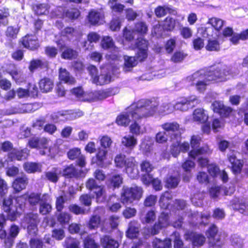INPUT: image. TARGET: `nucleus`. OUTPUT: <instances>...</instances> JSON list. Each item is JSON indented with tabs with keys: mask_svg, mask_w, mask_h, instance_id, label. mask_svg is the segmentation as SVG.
Segmentation results:
<instances>
[{
	"mask_svg": "<svg viewBox=\"0 0 248 248\" xmlns=\"http://www.w3.org/2000/svg\"><path fill=\"white\" fill-rule=\"evenodd\" d=\"M239 70L231 66H211L206 70H201L187 77L188 85L195 86L200 93L203 92L211 81H225L239 74Z\"/></svg>",
	"mask_w": 248,
	"mask_h": 248,
	"instance_id": "obj_1",
	"label": "nucleus"
},
{
	"mask_svg": "<svg viewBox=\"0 0 248 248\" xmlns=\"http://www.w3.org/2000/svg\"><path fill=\"white\" fill-rule=\"evenodd\" d=\"M157 105L155 102L141 99L132 104L126 109L125 112L118 116L116 123L118 125L127 126L131 120H138L152 117L156 111Z\"/></svg>",
	"mask_w": 248,
	"mask_h": 248,
	"instance_id": "obj_2",
	"label": "nucleus"
},
{
	"mask_svg": "<svg viewBox=\"0 0 248 248\" xmlns=\"http://www.w3.org/2000/svg\"><path fill=\"white\" fill-rule=\"evenodd\" d=\"M172 212L177 217V219L172 223V226L176 228H180L183 222L184 216L187 215L189 218L188 221L193 227H199L201 225H205L208 223L210 214L208 212L199 213H192L186 205L185 201L176 200L174 202Z\"/></svg>",
	"mask_w": 248,
	"mask_h": 248,
	"instance_id": "obj_3",
	"label": "nucleus"
},
{
	"mask_svg": "<svg viewBox=\"0 0 248 248\" xmlns=\"http://www.w3.org/2000/svg\"><path fill=\"white\" fill-rule=\"evenodd\" d=\"M16 205H13L12 196L5 198L3 202V208L6 213L7 219L14 221L24 211L25 208V199L24 197H18L16 198Z\"/></svg>",
	"mask_w": 248,
	"mask_h": 248,
	"instance_id": "obj_4",
	"label": "nucleus"
},
{
	"mask_svg": "<svg viewBox=\"0 0 248 248\" xmlns=\"http://www.w3.org/2000/svg\"><path fill=\"white\" fill-rule=\"evenodd\" d=\"M114 162L117 167H125L126 173L131 178L136 179L138 177L139 171L134 157H126L125 155L119 154L116 156Z\"/></svg>",
	"mask_w": 248,
	"mask_h": 248,
	"instance_id": "obj_5",
	"label": "nucleus"
},
{
	"mask_svg": "<svg viewBox=\"0 0 248 248\" xmlns=\"http://www.w3.org/2000/svg\"><path fill=\"white\" fill-rule=\"evenodd\" d=\"M143 190L141 187H132L123 186L121 194V201L124 204L131 203L135 200H139L142 197Z\"/></svg>",
	"mask_w": 248,
	"mask_h": 248,
	"instance_id": "obj_6",
	"label": "nucleus"
},
{
	"mask_svg": "<svg viewBox=\"0 0 248 248\" xmlns=\"http://www.w3.org/2000/svg\"><path fill=\"white\" fill-rule=\"evenodd\" d=\"M1 149L4 152L11 151L8 155V159L11 161L16 159L21 160L25 159L27 157L29 153V150L27 148L21 150L13 149L12 143L8 141H5L2 144Z\"/></svg>",
	"mask_w": 248,
	"mask_h": 248,
	"instance_id": "obj_7",
	"label": "nucleus"
},
{
	"mask_svg": "<svg viewBox=\"0 0 248 248\" xmlns=\"http://www.w3.org/2000/svg\"><path fill=\"white\" fill-rule=\"evenodd\" d=\"M48 140L45 138L33 137L28 141V144L31 148L42 149L40 151L42 155H47L52 156L54 155L55 152L53 148H48Z\"/></svg>",
	"mask_w": 248,
	"mask_h": 248,
	"instance_id": "obj_8",
	"label": "nucleus"
},
{
	"mask_svg": "<svg viewBox=\"0 0 248 248\" xmlns=\"http://www.w3.org/2000/svg\"><path fill=\"white\" fill-rule=\"evenodd\" d=\"M200 102V100L195 95L189 96L187 98L181 97L177 100L174 104V109L186 111L192 108Z\"/></svg>",
	"mask_w": 248,
	"mask_h": 248,
	"instance_id": "obj_9",
	"label": "nucleus"
},
{
	"mask_svg": "<svg viewBox=\"0 0 248 248\" xmlns=\"http://www.w3.org/2000/svg\"><path fill=\"white\" fill-rule=\"evenodd\" d=\"M217 232L218 229L216 226L213 225L206 232L210 248H222L223 243L217 236Z\"/></svg>",
	"mask_w": 248,
	"mask_h": 248,
	"instance_id": "obj_10",
	"label": "nucleus"
},
{
	"mask_svg": "<svg viewBox=\"0 0 248 248\" xmlns=\"http://www.w3.org/2000/svg\"><path fill=\"white\" fill-rule=\"evenodd\" d=\"M82 115H83V112L82 111L67 110L54 113L51 115V118L53 121L57 122L64 120H72L78 118Z\"/></svg>",
	"mask_w": 248,
	"mask_h": 248,
	"instance_id": "obj_11",
	"label": "nucleus"
},
{
	"mask_svg": "<svg viewBox=\"0 0 248 248\" xmlns=\"http://www.w3.org/2000/svg\"><path fill=\"white\" fill-rule=\"evenodd\" d=\"M86 187L95 194L97 202H102L105 201L106 197L103 187L99 186L93 179L88 180L86 183Z\"/></svg>",
	"mask_w": 248,
	"mask_h": 248,
	"instance_id": "obj_12",
	"label": "nucleus"
},
{
	"mask_svg": "<svg viewBox=\"0 0 248 248\" xmlns=\"http://www.w3.org/2000/svg\"><path fill=\"white\" fill-rule=\"evenodd\" d=\"M25 221L28 224L27 230L28 234L31 236H35L38 232L37 224L39 222L37 214L29 213L26 215Z\"/></svg>",
	"mask_w": 248,
	"mask_h": 248,
	"instance_id": "obj_13",
	"label": "nucleus"
},
{
	"mask_svg": "<svg viewBox=\"0 0 248 248\" xmlns=\"http://www.w3.org/2000/svg\"><path fill=\"white\" fill-rule=\"evenodd\" d=\"M162 128L170 136L171 140H181L179 132V124L176 122H169L162 124Z\"/></svg>",
	"mask_w": 248,
	"mask_h": 248,
	"instance_id": "obj_14",
	"label": "nucleus"
},
{
	"mask_svg": "<svg viewBox=\"0 0 248 248\" xmlns=\"http://www.w3.org/2000/svg\"><path fill=\"white\" fill-rule=\"evenodd\" d=\"M148 46V43L147 40L141 36L138 37L133 48H137L138 49L137 56V59L140 61H143L147 58Z\"/></svg>",
	"mask_w": 248,
	"mask_h": 248,
	"instance_id": "obj_15",
	"label": "nucleus"
},
{
	"mask_svg": "<svg viewBox=\"0 0 248 248\" xmlns=\"http://www.w3.org/2000/svg\"><path fill=\"white\" fill-rule=\"evenodd\" d=\"M201 140V138L198 135H193L191 137L190 144L192 150L188 153L190 157H195L199 154L200 155L208 151L207 147L199 148Z\"/></svg>",
	"mask_w": 248,
	"mask_h": 248,
	"instance_id": "obj_16",
	"label": "nucleus"
},
{
	"mask_svg": "<svg viewBox=\"0 0 248 248\" xmlns=\"http://www.w3.org/2000/svg\"><path fill=\"white\" fill-rule=\"evenodd\" d=\"M184 237L186 240H189L191 242L193 248H199L202 246L204 244L206 240L203 235L189 231L186 232Z\"/></svg>",
	"mask_w": 248,
	"mask_h": 248,
	"instance_id": "obj_17",
	"label": "nucleus"
},
{
	"mask_svg": "<svg viewBox=\"0 0 248 248\" xmlns=\"http://www.w3.org/2000/svg\"><path fill=\"white\" fill-rule=\"evenodd\" d=\"M169 217L168 212H162L157 222L151 229V233L153 235L156 234L162 228L167 227L170 224Z\"/></svg>",
	"mask_w": 248,
	"mask_h": 248,
	"instance_id": "obj_18",
	"label": "nucleus"
},
{
	"mask_svg": "<svg viewBox=\"0 0 248 248\" xmlns=\"http://www.w3.org/2000/svg\"><path fill=\"white\" fill-rule=\"evenodd\" d=\"M21 43L24 47L31 50H35L40 46L37 37L32 34H27L23 37Z\"/></svg>",
	"mask_w": 248,
	"mask_h": 248,
	"instance_id": "obj_19",
	"label": "nucleus"
},
{
	"mask_svg": "<svg viewBox=\"0 0 248 248\" xmlns=\"http://www.w3.org/2000/svg\"><path fill=\"white\" fill-rule=\"evenodd\" d=\"M234 210L245 215H248V201L244 198H235L232 202Z\"/></svg>",
	"mask_w": 248,
	"mask_h": 248,
	"instance_id": "obj_20",
	"label": "nucleus"
},
{
	"mask_svg": "<svg viewBox=\"0 0 248 248\" xmlns=\"http://www.w3.org/2000/svg\"><path fill=\"white\" fill-rule=\"evenodd\" d=\"M145 100L151 102H155L157 104L155 107L156 111L153 116L157 113L160 115H164L170 114L174 110V104L172 102H164L161 106L158 107V102L155 100Z\"/></svg>",
	"mask_w": 248,
	"mask_h": 248,
	"instance_id": "obj_21",
	"label": "nucleus"
},
{
	"mask_svg": "<svg viewBox=\"0 0 248 248\" xmlns=\"http://www.w3.org/2000/svg\"><path fill=\"white\" fill-rule=\"evenodd\" d=\"M67 155L70 159L74 160L77 159V163L81 167L85 166V157L81 154L80 149L78 148H74L70 149L67 153Z\"/></svg>",
	"mask_w": 248,
	"mask_h": 248,
	"instance_id": "obj_22",
	"label": "nucleus"
},
{
	"mask_svg": "<svg viewBox=\"0 0 248 248\" xmlns=\"http://www.w3.org/2000/svg\"><path fill=\"white\" fill-rule=\"evenodd\" d=\"M180 140L178 141L177 140H172L173 143L171 146L170 152L171 155L174 157L178 156L180 151L186 152L189 149V144L188 142H184L180 144Z\"/></svg>",
	"mask_w": 248,
	"mask_h": 248,
	"instance_id": "obj_23",
	"label": "nucleus"
},
{
	"mask_svg": "<svg viewBox=\"0 0 248 248\" xmlns=\"http://www.w3.org/2000/svg\"><path fill=\"white\" fill-rule=\"evenodd\" d=\"M212 108L215 112L225 117L228 116L232 111L231 108L225 106L222 102L219 101L214 102L212 104Z\"/></svg>",
	"mask_w": 248,
	"mask_h": 248,
	"instance_id": "obj_24",
	"label": "nucleus"
},
{
	"mask_svg": "<svg viewBox=\"0 0 248 248\" xmlns=\"http://www.w3.org/2000/svg\"><path fill=\"white\" fill-rule=\"evenodd\" d=\"M111 79L110 72L106 71L104 67H102L100 74L95 77L93 82L96 85H102L109 83Z\"/></svg>",
	"mask_w": 248,
	"mask_h": 248,
	"instance_id": "obj_25",
	"label": "nucleus"
},
{
	"mask_svg": "<svg viewBox=\"0 0 248 248\" xmlns=\"http://www.w3.org/2000/svg\"><path fill=\"white\" fill-rule=\"evenodd\" d=\"M51 200L49 196L44 194L42 196L41 202L40 203L39 212L43 215L49 214L52 210Z\"/></svg>",
	"mask_w": 248,
	"mask_h": 248,
	"instance_id": "obj_26",
	"label": "nucleus"
},
{
	"mask_svg": "<svg viewBox=\"0 0 248 248\" xmlns=\"http://www.w3.org/2000/svg\"><path fill=\"white\" fill-rule=\"evenodd\" d=\"M57 11L59 13L56 14L57 16L60 18L65 17L70 20L77 18L80 15L79 11L75 8L68 9L66 12H63V9L59 7L57 8Z\"/></svg>",
	"mask_w": 248,
	"mask_h": 248,
	"instance_id": "obj_27",
	"label": "nucleus"
},
{
	"mask_svg": "<svg viewBox=\"0 0 248 248\" xmlns=\"http://www.w3.org/2000/svg\"><path fill=\"white\" fill-rule=\"evenodd\" d=\"M180 181V174L178 172L173 174H169L166 178L165 187L168 188H174L177 186Z\"/></svg>",
	"mask_w": 248,
	"mask_h": 248,
	"instance_id": "obj_28",
	"label": "nucleus"
},
{
	"mask_svg": "<svg viewBox=\"0 0 248 248\" xmlns=\"http://www.w3.org/2000/svg\"><path fill=\"white\" fill-rule=\"evenodd\" d=\"M123 183V178L120 174H112L109 176L106 181L107 186L113 189L118 188Z\"/></svg>",
	"mask_w": 248,
	"mask_h": 248,
	"instance_id": "obj_29",
	"label": "nucleus"
},
{
	"mask_svg": "<svg viewBox=\"0 0 248 248\" xmlns=\"http://www.w3.org/2000/svg\"><path fill=\"white\" fill-rule=\"evenodd\" d=\"M28 184V178L24 175L16 178L13 183L12 186L16 192L25 189Z\"/></svg>",
	"mask_w": 248,
	"mask_h": 248,
	"instance_id": "obj_30",
	"label": "nucleus"
},
{
	"mask_svg": "<svg viewBox=\"0 0 248 248\" xmlns=\"http://www.w3.org/2000/svg\"><path fill=\"white\" fill-rule=\"evenodd\" d=\"M103 15L97 11L92 10L89 13L88 19L89 23L92 25L100 24L102 23Z\"/></svg>",
	"mask_w": 248,
	"mask_h": 248,
	"instance_id": "obj_31",
	"label": "nucleus"
},
{
	"mask_svg": "<svg viewBox=\"0 0 248 248\" xmlns=\"http://www.w3.org/2000/svg\"><path fill=\"white\" fill-rule=\"evenodd\" d=\"M61 172L60 168H53L45 172V178L49 182L56 183L58 181L59 176Z\"/></svg>",
	"mask_w": 248,
	"mask_h": 248,
	"instance_id": "obj_32",
	"label": "nucleus"
},
{
	"mask_svg": "<svg viewBox=\"0 0 248 248\" xmlns=\"http://www.w3.org/2000/svg\"><path fill=\"white\" fill-rule=\"evenodd\" d=\"M228 159L232 165V171L234 173L240 172L243 165L240 160L236 158V156L234 153L228 155Z\"/></svg>",
	"mask_w": 248,
	"mask_h": 248,
	"instance_id": "obj_33",
	"label": "nucleus"
},
{
	"mask_svg": "<svg viewBox=\"0 0 248 248\" xmlns=\"http://www.w3.org/2000/svg\"><path fill=\"white\" fill-rule=\"evenodd\" d=\"M153 144V140L149 137H146L141 140L140 145V150L144 154L148 155L152 149Z\"/></svg>",
	"mask_w": 248,
	"mask_h": 248,
	"instance_id": "obj_34",
	"label": "nucleus"
},
{
	"mask_svg": "<svg viewBox=\"0 0 248 248\" xmlns=\"http://www.w3.org/2000/svg\"><path fill=\"white\" fill-rule=\"evenodd\" d=\"M139 226L140 224L137 221H131L126 232V236L131 239L137 237L139 232Z\"/></svg>",
	"mask_w": 248,
	"mask_h": 248,
	"instance_id": "obj_35",
	"label": "nucleus"
},
{
	"mask_svg": "<svg viewBox=\"0 0 248 248\" xmlns=\"http://www.w3.org/2000/svg\"><path fill=\"white\" fill-rule=\"evenodd\" d=\"M124 59V62L123 70L125 72L130 71L138 63V60L135 57L125 55Z\"/></svg>",
	"mask_w": 248,
	"mask_h": 248,
	"instance_id": "obj_36",
	"label": "nucleus"
},
{
	"mask_svg": "<svg viewBox=\"0 0 248 248\" xmlns=\"http://www.w3.org/2000/svg\"><path fill=\"white\" fill-rule=\"evenodd\" d=\"M208 116L202 108H197L193 113V120L194 122L204 123L207 121Z\"/></svg>",
	"mask_w": 248,
	"mask_h": 248,
	"instance_id": "obj_37",
	"label": "nucleus"
},
{
	"mask_svg": "<svg viewBox=\"0 0 248 248\" xmlns=\"http://www.w3.org/2000/svg\"><path fill=\"white\" fill-rule=\"evenodd\" d=\"M59 79L62 82L68 84H72L75 82V78L65 69L62 68L59 70Z\"/></svg>",
	"mask_w": 248,
	"mask_h": 248,
	"instance_id": "obj_38",
	"label": "nucleus"
},
{
	"mask_svg": "<svg viewBox=\"0 0 248 248\" xmlns=\"http://www.w3.org/2000/svg\"><path fill=\"white\" fill-rule=\"evenodd\" d=\"M101 244L104 248H118V242L108 235H105L101 238Z\"/></svg>",
	"mask_w": 248,
	"mask_h": 248,
	"instance_id": "obj_39",
	"label": "nucleus"
},
{
	"mask_svg": "<svg viewBox=\"0 0 248 248\" xmlns=\"http://www.w3.org/2000/svg\"><path fill=\"white\" fill-rule=\"evenodd\" d=\"M155 15L158 17H162L168 13L172 15H175L176 14V11L175 9L168 6H158L155 9Z\"/></svg>",
	"mask_w": 248,
	"mask_h": 248,
	"instance_id": "obj_40",
	"label": "nucleus"
},
{
	"mask_svg": "<svg viewBox=\"0 0 248 248\" xmlns=\"http://www.w3.org/2000/svg\"><path fill=\"white\" fill-rule=\"evenodd\" d=\"M41 194L32 192L29 195H23L21 197H25V202L27 201L31 206H34L39 202H41L42 196Z\"/></svg>",
	"mask_w": 248,
	"mask_h": 248,
	"instance_id": "obj_41",
	"label": "nucleus"
},
{
	"mask_svg": "<svg viewBox=\"0 0 248 248\" xmlns=\"http://www.w3.org/2000/svg\"><path fill=\"white\" fill-rule=\"evenodd\" d=\"M137 143V139L131 135H127L122 139V144L126 148L132 150Z\"/></svg>",
	"mask_w": 248,
	"mask_h": 248,
	"instance_id": "obj_42",
	"label": "nucleus"
},
{
	"mask_svg": "<svg viewBox=\"0 0 248 248\" xmlns=\"http://www.w3.org/2000/svg\"><path fill=\"white\" fill-rule=\"evenodd\" d=\"M171 198L172 195L169 191H166L162 194L159 202L161 208L164 209H169Z\"/></svg>",
	"mask_w": 248,
	"mask_h": 248,
	"instance_id": "obj_43",
	"label": "nucleus"
},
{
	"mask_svg": "<svg viewBox=\"0 0 248 248\" xmlns=\"http://www.w3.org/2000/svg\"><path fill=\"white\" fill-rule=\"evenodd\" d=\"M53 82L48 78H44L39 82V87L43 93H47L53 88Z\"/></svg>",
	"mask_w": 248,
	"mask_h": 248,
	"instance_id": "obj_44",
	"label": "nucleus"
},
{
	"mask_svg": "<svg viewBox=\"0 0 248 248\" xmlns=\"http://www.w3.org/2000/svg\"><path fill=\"white\" fill-rule=\"evenodd\" d=\"M63 175L69 178L78 177L80 175V172L74 165H71L63 170Z\"/></svg>",
	"mask_w": 248,
	"mask_h": 248,
	"instance_id": "obj_45",
	"label": "nucleus"
},
{
	"mask_svg": "<svg viewBox=\"0 0 248 248\" xmlns=\"http://www.w3.org/2000/svg\"><path fill=\"white\" fill-rule=\"evenodd\" d=\"M203 37L216 38L220 35V32L215 30L213 27H207L201 30Z\"/></svg>",
	"mask_w": 248,
	"mask_h": 248,
	"instance_id": "obj_46",
	"label": "nucleus"
},
{
	"mask_svg": "<svg viewBox=\"0 0 248 248\" xmlns=\"http://www.w3.org/2000/svg\"><path fill=\"white\" fill-rule=\"evenodd\" d=\"M107 153L108 151L104 149H98V152L96 155V164L98 166L102 168L106 167L105 161Z\"/></svg>",
	"mask_w": 248,
	"mask_h": 248,
	"instance_id": "obj_47",
	"label": "nucleus"
},
{
	"mask_svg": "<svg viewBox=\"0 0 248 248\" xmlns=\"http://www.w3.org/2000/svg\"><path fill=\"white\" fill-rule=\"evenodd\" d=\"M101 45L104 49H112L116 53L118 51V48L114 46L112 39L109 36H105L101 41Z\"/></svg>",
	"mask_w": 248,
	"mask_h": 248,
	"instance_id": "obj_48",
	"label": "nucleus"
},
{
	"mask_svg": "<svg viewBox=\"0 0 248 248\" xmlns=\"http://www.w3.org/2000/svg\"><path fill=\"white\" fill-rule=\"evenodd\" d=\"M154 248H171V243L170 239H166L164 241L155 238L153 241Z\"/></svg>",
	"mask_w": 248,
	"mask_h": 248,
	"instance_id": "obj_49",
	"label": "nucleus"
},
{
	"mask_svg": "<svg viewBox=\"0 0 248 248\" xmlns=\"http://www.w3.org/2000/svg\"><path fill=\"white\" fill-rule=\"evenodd\" d=\"M142 119L132 120L133 123L130 126V131L133 134L138 135L144 132V128L140 124L139 122Z\"/></svg>",
	"mask_w": 248,
	"mask_h": 248,
	"instance_id": "obj_50",
	"label": "nucleus"
},
{
	"mask_svg": "<svg viewBox=\"0 0 248 248\" xmlns=\"http://www.w3.org/2000/svg\"><path fill=\"white\" fill-rule=\"evenodd\" d=\"M179 24L180 23L177 20L168 16L164 21L163 27L164 29L170 31L173 30L176 26H179Z\"/></svg>",
	"mask_w": 248,
	"mask_h": 248,
	"instance_id": "obj_51",
	"label": "nucleus"
},
{
	"mask_svg": "<svg viewBox=\"0 0 248 248\" xmlns=\"http://www.w3.org/2000/svg\"><path fill=\"white\" fill-rule=\"evenodd\" d=\"M224 21L222 19L217 17H212L208 19L207 24L211 25L213 29L219 32L222 29Z\"/></svg>",
	"mask_w": 248,
	"mask_h": 248,
	"instance_id": "obj_52",
	"label": "nucleus"
},
{
	"mask_svg": "<svg viewBox=\"0 0 248 248\" xmlns=\"http://www.w3.org/2000/svg\"><path fill=\"white\" fill-rule=\"evenodd\" d=\"M206 50L208 51H218L220 49V44L216 38H209L208 43L205 46Z\"/></svg>",
	"mask_w": 248,
	"mask_h": 248,
	"instance_id": "obj_53",
	"label": "nucleus"
},
{
	"mask_svg": "<svg viewBox=\"0 0 248 248\" xmlns=\"http://www.w3.org/2000/svg\"><path fill=\"white\" fill-rule=\"evenodd\" d=\"M23 167L28 173H33L41 170V166L36 163L26 162L24 163Z\"/></svg>",
	"mask_w": 248,
	"mask_h": 248,
	"instance_id": "obj_54",
	"label": "nucleus"
},
{
	"mask_svg": "<svg viewBox=\"0 0 248 248\" xmlns=\"http://www.w3.org/2000/svg\"><path fill=\"white\" fill-rule=\"evenodd\" d=\"M79 241L72 237L66 238L64 241V248H80Z\"/></svg>",
	"mask_w": 248,
	"mask_h": 248,
	"instance_id": "obj_55",
	"label": "nucleus"
},
{
	"mask_svg": "<svg viewBox=\"0 0 248 248\" xmlns=\"http://www.w3.org/2000/svg\"><path fill=\"white\" fill-rule=\"evenodd\" d=\"M134 31L136 33L139 34L141 36L147 33L148 27L145 22H139L136 24Z\"/></svg>",
	"mask_w": 248,
	"mask_h": 248,
	"instance_id": "obj_56",
	"label": "nucleus"
},
{
	"mask_svg": "<svg viewBox=\"0 0 248 248\" xmlns=\"http://www.w3.org/2000/svg\"><path fill=\"white\" fill-rule=\"evenodd\" d=\"M155 218V212L151 210L147 212L144 217H141V220L143 223H150L154 222Z\"/></svg>",
	"mask_w": 248,
	"mask_h": 248,
	"instance_id": "obj_57",
	"label": "nucleus"
},
{
	"mask_svg": "<svg viewBox=\"0 0 248 248\" xmlns=\"http://www.w3.org/2000/svg\"><path fill=\"white\" fill-rule=\"evenodd\" d=\"M78 56V52L73 49L67 48L62 53L61 57L64 59H75Z\"/></svg>",
	"mask_w": 248,
	"mask_h": 248,
	"instance_id": "obj_58",
	"label": "nucleus"
},
{
	"mask_svg": "<svg viewBox=\"0 0 248 248\" xmlns=\"http://www.w3.org/2000/svg\"><path fill=\"white\" fill-rule=\"evenodd\" d=\"M48 5L46 4H39L33 7L35 13L38 15H46L48 13Z\"/></svg>",
	"mask_w": 248,
	"mask_h": 248,
	"instance_id": "obj_59",
	"label": "nucleus"
},
{
	"mask_svg": "<svg viewBox=\"0 0 248 248\" xmlns=\"http://www.w3.org/2000/svg\"><path fill=\"white\" fill-rule=\"evenodd\" d=\"M9 74L17 83H20L24 80V76L22 73L16 69L10 71Z\"/></svg>",
	"mask_w": 248,
	"mask_h": 248,
	"instance_id": "obj_60",
	"label": "nucleus"
},
{
	"mask_svg": "<svg viewBox=\"0 0 248 248\" xmlns=\"http://www.w3.org/2000/svg\"><path fill=\"white\" fill-rule=\"evenodd\" d=\"M40 107L39 104L35 103L22 105L21 109L23 112L30 113L38 109Z\"/></svg>",
	"mask_w": 248,
	"mask_h": 248,
	"instance_id": "obj_61",
	"label": "nucleus"
},
{
	"mask_svg": "<svg viewBox=\"0 0 248 248\" xmlns=\"http://www.w3.org/2000/svg\"><path fill=\"white\" fill-rule=\"evenodd\" d=\"M141 171L145 173H150L154 169L153 165L147 160L142 161L140 165Z\"/></svg>",
	"mask_w": 248,
	"mask_h": 248,
	"instance_id": "obj_62",
	"label": "nucleus"
},
{
	"mask_svg": "<svg viewBox=\"0 0 248 248\" xmlns=\"http://www.w3.org/2000/svg\"><path fill=\"white\" fill-rule=\"evenodd\" d=\"M203 194L198 193L194 194L191 198V201L192 204L196 206H201L203 204Z\"/></svg>",
	"mask_w": 248,
	"mask_h": 248,
	"instance_id": "obj_63",
	"label": "nucleus"
},
{
	"mask_svg": "<svg viewBox=\"0 0 248 248\" xmlns=\"http://www.w3.org/2000/svg\"><path fill=\"white\" fill-rule=\"evenodd\" d=\"M31 248H49L46 245H44L43 241L37 238H32L30 241Z\"/></svg>",
	"mask_w": 248,
	"mask_h": 248,
	"instance_id": "obj_64",
	"label": "nucleus"
}]
</instances>
